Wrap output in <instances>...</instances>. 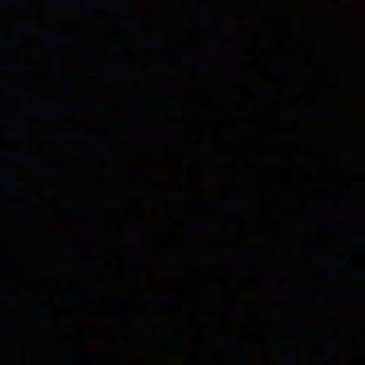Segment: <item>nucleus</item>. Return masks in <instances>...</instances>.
Returning a JSON list of instances; mask_svg holds the SVG:
<instances>
[{"label":"nucleus","instance_id":"2","mask_svg":"<svg viewBox=\"0 0 365 365\" xmlns=\"http://www.w3.org/2000/svg\"><path fill=\"white\" fill-rule=\"evenodd\" d=\"M109 161H110V163H112L113 165H115L118 163L117 160L115 159H114V158H110Z\"/></svg>","mask_w":365,"mask_h":365},{"label":"nucleus","instance_id":"1","mask_svg":"<svg viewBox=\"0 0 365 365\" xmlns=\"http://www.w3.org/2000/svg\"><path fill=\"white\" fill-rule=\"evenodd\" d=\"M20 159L24 164L30 165H36L42 163L39 158H37L29 153H21Z\"/></svg>","mask_w":365,"mask_h":365}]
</instances>
